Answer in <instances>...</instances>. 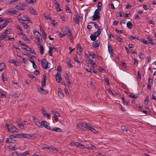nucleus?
I'll list each match as a JSON object with an SVG mask.
<instances>
[{
  "label": "nucleus",
  "mask_w": 156,
  "mask_h": 156,
  "mask_svg": "<svg viewBox=\"0 0 156 156\" xmlns=\"http://www.w3.org/2000/svg\"><path fill=\"white\" fill-rule=\"evenodd\" d=\"M18 138H24L27 139L34 140L35 138L33 134L28 133H18Z\"/></svg>",
  "instance_id": "f257e3e1"
},
{
  "label": "nucleus",
  "mask_w": 156,
  "mask_h": 156,
  "mask_svg": "<svg viewBox=\"0 0 156 156\" xmlns=\"http://www.w3.org/2000/svg\"><path fill=\"white\" fill-rule=\"evenodd\" d=\"M18 19L21 23H22L23 21H27L31 23H32V21L29 19L28 17L23 14H20Z\"/></svg>",
  "instance_id": "f03ea898"
},
{
  "label": "nucleus",
  "mask_w": 156,
  "mask_h": 156,
  "mask_svg": "<svg viewBox=\"0 0 156 156\" xmlns=\"http://www.w3.org/2000/svg\"><path fill=\"white\" fill-rule=\"evenodd\" d=\"M90 126H88L87 124L84 123H80L78 124L76 127L79 129L85 131L86 129H88V127Z\"/></svg>",
  "instance_id": "7ed1b4c3"
},
{
  "label": "nucleus",
  "mask_w": 156,
  "mask_h": 156,
  "mask_svg": "<svg viewBox=\"0 0 156 156\" xmlns=\"http://www.w3.org/2000/svg\"><path fill=\"white\" fill-rule=\"evenodd\" d=\"M33 32L34 35V37L37 40V44H39L40 43L41 34L37 30H33Z\"/></svg>",
  "instance_id": "20e7f679"
},
{
  "label": "nucleus",
  "mask_w": 156,
  "mask_h": 156,
  "mask_svg": "<svg viewBox=\"0 0 156 156\" xmlns=\"http://www.w3.org/2000/svg\"><path fill=\"white\" fill-rule=\"evenodd\" d=\"M6 126L8 131L10 133H13L15 132H17V129L16 127L13 125L11 124H6Z\"/></svg>",
  "instance_id": "39448f33"
},
{
  "label": "nucleus",
  "mask_w": 156,
  "mask_h": 156,
  "mask_svg": "<svg viewBox=\"0 0 156 156\" xmlns=\"http://www.w3.org/2000/svg\"><path fill=\"white\" fill-rule=\"evenodd\" d=\"M120 4V2L118 0L113 1L111 4V9H114L115 7L117 8L119 6Z\"/></svg>",
  "instance_id": "423d86ee"
},
{
  "label": "nucleus",
  "mask_w": 156,
  "mask_h": 156,
  "mask_svg": "<svg viewBox=\"0 0 156 156\" xmlns=\"http://www.w3.org/2000/svg\"><path fill=\"white\" fill-rule=\"evenodd\" d=\"M99 10L97 9L94 12L93 16H92L93 20H95L99 19L100 17V15Z\"/></svg>",
  "instance_id": "0eeeda50"
},
{
  "label": "nucleus",
  "mask_w": 156,
  "mask_h": 156,
  "mask_svg": "<svg viewBox=\"0 0 156 156\" xmlns=\"http://www.w3.org/2000/svg\"><path fill=\"white\" fill-rule=\"evenodd\" d=\"M48 62L45 58H43L41 61V65L42 67L45 69H47L49 68L48 66Z\"/></svg>",
  "instance_id": "6e6552de"
},
{
  "label": "nucleus",
  "mask_w": 156,
  "mask_h": 156,
  "mask_svg": "<svg viewBox=\"0 0 156 156\" xmlns=\"http://www.w3.org/2000/svg\"><path fill=\"white\" fill-rule=\"evenodd\" d=\"M82 146L87 149L94 150L95 149V147L92 145L89 142L85 143V144H83Z\"/></svg>",
  "instance_id": "1a4fd4ad"
},
{
  "label": "nucleus",
  "mask_w": 156,
  "mask_h": 156,
  "mask_svg": "<svg viewBox=\"0 0 156 156\" xmlns=\"http://www.w3.org/2000/svg\"><path fill=\"white\" fill-rule=\"evenodd\" d=\"M41 127L40 128H42V126H43L45 128L48 129H50V127L49 126V124L45 121H42L41 123Z\"/></svg>",
  "instance_id": "9d476101"
},
{
  "label": "nucleus",
  "mask_w": 156,
  "mask_h": 156,
  "mask_svg": "<svg viewBox=\"0 0 156 156\" xmlns=\"http://www.w3.org/2000/svg\"><path fill=\"white\" fill-rule=\"evenodd\" d=\"M10 33V32L8 30H6L0 36V39L1 40H3L6 37L7 35Z\"/></svg>",
  "instance_id": "9b49d317"
},
{
  "label": "nucleus",
  "mask_w": 156,
  "mask_h": 156,
  "mask_svg": "<svg viewBox=\"0 0 156 156\" xmlns=\"http://www.w3.org/2000/svg\"><path fill=\"white\" fill-rule=\"evenodd\" d=\"M64 35H67L69 36V38L70 39V40H72L73 38V35L70 30H66L65 31V33H64Z\"/></svg>",
  "instance_id": "f8f14e48"
},
{
  "label": "nucleus",
  "mask_w": 156,
  "mask_h": 156,
  "mask_svg": "<svg viewBox=\"0 0 156 156\" xmlns=\"http://www.w3.org/2000/svg\"><path fill=\"white\" fill-rule=\"evenodd\" d=\"M81 17L79 15H76L75 17L73 18V21L77 24H78L80 22Z\"/></svg>",
  "instance_id": "ddd939ff"
},
{
  "label": "nucleus",
  "mask_w": 156,
  "mask_h": 156,
  "mask_svg": "<svg viewBox=\"0 0 156 156\" xmlns=\"http://www.w3.org/2000/svg\"><path fill=\"white\" fill-rule=\"evenodd\" d=\"M33 120L36 125L38 126L39 128H40L41 125V124L40 121L35 117H33Z\"/></svg>",
  "instance_id": "4468645a"
},
{
  "label": "nucleus",
  "mask_w": 156,
  "mask_h": 156,
  "mask_svg": "<svg viewBox=\"0 0 156 156\" xmlns=\"http://www.w3.org/2000/svg\"><path fill=\"white\" fill-rule=\"evenodd\" d=\"M83 49L82 48L81 46L79 44H77V53L79 55H80L81 52L82 51Z\"/></svg>",
  "instance_id": "2eb2a0df"
},
{
  "label": "nucleus",
  "mask_w": 156,
  "mask_h": 156,
  "mask_svg": "<svg viewBox=\"0 0 156 156\" xmlns=\"http://www.w3.org/2000/svg\"><path fill=\"white\" fill-rule=\"evenodd\" d=\"M46 75L45 74H44L43 75V78L41 83V86L42 87H44V86H45V82L46 80Z\"/></svg>",
  "instance_id": "dca6fc26"
},
{
  "label": "nucleus",
  "mask_w": 156,
  "mask_h": 156,
  "mask_svg": "<svg viewBox=\"0 0 156 156\" xmlns=\"http://www.w3.org/2000/svg\"><path fill=\"white\" fill-rule=\"evenodd\" d=\"M41 112L45 117H47L48 119H49L50 114H48L46 112L45 109L42 108L41 109Z\"/></svg>",
  "instance_id": "f3484780"
},
{
  "label": "nucleus",
  "mask_w": 156,
  "mask_h": 156,
  "mask_svg": "<svg viewBox=\"0 0 156 156\" xmlns=\"http://www.w3.org/2000/svg\"><path fill=\"white\" fill-rule=\"evenodd\" d=\"M16 141V140L13 139L11 138V137L6 139L5 141V142L8 143H15Z\"/></svg>",
  "instance_id": "a211bd4d"
},
{
  "label": "nucleus",
  "mask_w": 156,
  "mask_h": 156,
  "mask_svg": "<svg viewBox=\"0 0 156 156\" xmlns=\"http://www.w3.org/2000/svg\"><path fill=\"white\" fill-rule=\"evenodd\" d=\"M37 45L38 47H39L40 49V53L41 55H42L44 53V49L43 47V45L41 43V42H40V44H37Z\"/></svg>",
  "instance_id": "6ab92c4d"
},
{
  "label": "nucleus",
  "mask_w": 156,
  "mask_h": 156,
  "mask_svg": "<svg viewBox=\"0 0 156 156\" xmlns=\"http://www.w3.org/2000/svg\"><path fill=\"white\" fill-rule=\"evenodd\" d=\"M15 8L17 9H18L20 10H24V7H23V5L22 4H19V5H16L15 6Z\"/></svg>",
  "instance_id": "aec40b11"
},
{
  "label": "nucleus",
  "mask_w": 156,
  "mask_h": 156,
  "mask_svg": "<svg viewBox=\"0 0 156 156\" xmlns=\"http://www.w3.org/2000/svg\"><path fill=\"white\" fill-rule=\"evenodd\" d=\"M41 147L42 149H47L49 150H54V149L51 147L47 146L46 144L43 145L41 146Z\"/></svg>",
  "instance_id": "412c9836"
},
{
  "label": "nucleus",
  "mask_w": 156,
  "mask_h": 156,
  "mask_svg": "<svg viewBox=\"0 0 156 156\" xmlns=\"http://www.w3.org/2000/svg\"><path fill=\"white\" fill-rule=\"evenodd\" d=\"M29 12L31 14L34 15H37V12L32 7L30 8L29 9Z\"/></svg>",
  "instance_id": "4be33fe9"
},
{
  "label": "nucleus",
  "mask_w": 156,
  "mask_h": 156,
  "mask_svg": "<svg viewBox=\"0 0 156 156\" xmlns=\"http://www.w3.org/2000/svg\"><path fill=\"white\" fill-rule=\"evenodd\" d=\"M88 129L90 130L95 134L98 133V132L95 129L90 126L88 127Z\"/></svg>",
  "instance_id": "5701e85b"
},
{
  "label": "nucleus",
  "mask_w": 156,
  "mask_h": 156,
  "mask_svg": "<svg viewBox=\"0 0 156 156\" xmlns=\"http://www.w3.org/2000/svg\"><path fill=\"white\" fill-rule=\"evenodd\" d=\"M5 68V66L4 63L0 64V72H2L3 69Z\"/></svg>",
  "instance_id": "b1692460"
},
{
  "label": "nucleus",
  "mask_w": 156,
  "mask_h": 156,
  "mask_svg": "<svg viewBox=\"0 0 156 156\" xmlns=\"http://www.w3.org/2000/svg\"><path fill=\"white\" fill-rule=\"evenodd\" d=\"M53 3L54 4L56 5L55 6V8L57 12L58 11V3L57 1L56 0H54Z\"/></svg>",
  "instance_id": "393cba45"
},
{
  "label": "nucleus",
  "mask_w": 156,
  "mask_h": 156,
  "mask_svg": "<svg viewBox=\"0 0 156 156\" xmlns=\"http://www.w3.org/2000/svg\"><path fill=\"white\" fill-rule=\"evenodd\" d=\"M58 66L57 68V72L55 76L56 81L58 83Z\"/></svg>",
  "instance_id": "a878e982"
},
{
  "label": "nucleus",
  "mask_w": 156,
  "mask_h": 156,
  "mask_svg": "<svg viewBox=\"0 0 156 156\" xmlns=\"http://www.w3.org/2000/svg\"><path fill=\"white\" fill-rule=\"evenodd\" d=\"M52 113L53 114L54 117L56 120H58V112L55 113V112L52 111Z\"/></svg>",
  "instance_id": "bb28decb"
},
{
  "label": "nucleus",
  "mask_w": 156,
  "mask_h": 156,
  "mask_svg": "<svg viewBox=\"0 0 156 156\" xmlns=\"http://www.w3.org/2000/svg\"><path fill=\"white\" fill-rule=\"evenodd\" d=\"M89 55L92 58H95L96 55L94 54V52L91 51L89 52Z\"/></svg>",
  "instance_id": "cd10ccee"
},
{
  "label": "nucleus",
  "mask_w": 156,
  "mask_h": 156,
  "mask_svg": "<svg viewBox=\"0 0 156 156\" xmlns=\"http://www.w3.org/2000/svg\"><path fill=\"white\" fill-rule=\"evenodd\" d=\"M126 25L130 29L132 28L133 26L132 24L130 21H128L127 22L126 24Z\"/></svg>",
  "instance_id": "c85d7f7f"
},
{
  "label": "nucleus",
  "mask_w": 156,
  "mask_h": 156,
  "mask_svg": "<svg viewBox=\"0 0 156 156\" xmlns=\"http://www.w3.org/2000/svg\"><path fill=\"white\" fill-rule=\"evenodd\" d=\"M92 46L93 47L96 48L98 47L99 44L97 42V41H96L95 42L92 43Z\"/></svg>",
  "instance_id": "c756f323"
},
{
  "label": "nucleus",
  "mask_w": 156,
  "mask_h": 156,
  "mask_svg": "<svg viewBox=\"0 0 156 156\" xmlns=\"http://www.w3.org/2000/svg\"><path fill=\"white\" fill-rule=\"evenodd\" d=\"M152 99L154 100H156V92L155 91H154L152 92Z\"/></svg>",
  "instance_id": "7c9ffc66"
},
{
  "label": "nucleus",
  "mask_w": 156,
  "mask_h": 156,
  "mask_svg": "<svg viewBox=\"0 0 156 156\" xmlns=\"http://www.w3.org/2000/svg\"><path fill=\"white\" fill-rule=\"evenodd\" d=\"M86 62L87 64H92L94 62L93 60L90 58L86 59Z\"/></svg>",
  "instance_id": "2f4dec72"
},
{
  "label": "nucleus",
  "mask_w": 156,
  "mask_h": 156,
  "mask_svg": "<svg viewBox=\"0 0 156 156\" xmlns=\"http://www.w3.org/2000/svg\"><path fill=\"white\" fill-rule=\"evenodd\" d=\"M18 0H12L10 1H8L6 3V5H9L10 4H12L14 3V2L17 1Z\"/></svg>",
  "instance_id": "473e14b6"
},
{
  "label": "nucleus",
  "mask_w": 156,
  "mask_h": 156,
  "mask_svg": "<svg viewBox=\"0 0 156 156\" xmlns=\"http://www.w3.org/2000/svg\"><path fill=\"white\" fill-rule=\"evenodd\" d=\"M153 80L152 79L151 77L149 76L148 78V81L147 83V85H151L152 84Z\"/></svg>",
  "instance_id": "72a5a7b5"
},
{
  "label": "nucleus",
  "mask_w": 156,
  "mask_h": 156,
  "mask_svg": "<svg viewBox=\"0 0 156 156\" xmlns=\"http://www.w3.org/2000/svg\"><path fill=\"white\" fill-rule=\"evenodd\" d=\"M101 30H98L97 32H95V33L94 34V35H95V36L96 37H97L99 35V34L101 33Z\"/></svg>",
  "instance_id": "f704fd0d"
},
{
  "label": "nucleus",
  "mask_w": 156,
  "mask_h": 156,
  "mask_svg": "<svg viewBox=\"0 0 156 156\" xmlns=\"http://www.w3.org/2000/svg\"><path fill=\"white\" fill-rule=\"evenodd\" d=\"M22 23V25L23 27V28L25 29H27L28 28V26L27 24V23L25 22L21 23Z\"/></svg>",
  "instance_id": "c9c22d12"
},
{
  "label": "nucleus",
  "mask_w": 156,
  "mask_h": 156,
  "mask_svg": "<svg viewBox=\"0 0 156 156\" xmlns=\"http://www.w3.org/2000/svg\"><path fill=\"white\" fill-rule=\"evenodd\" d=\"M7 25V23L5 22L3 23H2L0 26V29L4 28Z\"/></svg>",
  "instance_id": "e433bc0d"
},
{
  "label": "nucleus",
  "mask_w": 156,
  "mask_h": 156,
  "mask_svg": "<svg viewBox=\"0 0 156 156\" xmlns=\"http://www.w3.org/2000/svg\"><path fill=\"white\" fill-rule=\"evenodd\" d=\"M9 137H11V138L14 139L15 138H18L17 134H15L14 135H10L9 136Z\"/></svg>",
  "instance_id": "4c0bfd02"
},
{
  "label": "nucleus",
  "mask_w": 156,
  "mask_h": 156,
  "mask_svg": "<svg viewBox=\"0 0 156 156\" xmlns=\"http://www.w3.org/2000/svg\"><path fill=\"white\" fill-rule=\"evenodd\" d=\"M90 38L91 40L92 41H94L96 39V37L94 35H90Z\"/></svg>",
  "instance_id": "58836bf2"
},
{
  "label": "nucleus",
  "mask_w": 156,
  "mask_h": 156,
  "mask_svg": "<svg viewBox=\"0 0 156 156\" xmlns=\"http://www.w3.org/2000/svg\"><path fill=\"white\" fill-rule=\"evenodd\" d=\"M60 18L62 20V21L63 22H65L67 20L66 19L64 16L60 15Z\"/></svg>",
  "instance_id": "ea45409f"
},
{
  "label": "nucleus",
  "mask_w": 156,
  "mask_h": 156,
  "mask_svg": "<svg viewBox=\"0 0 156 156\" xmlns=\"http://www.w3.org/2000/svg\"><path fill=\"white\" fill-rule=\"evenodd\" d=\"M36 0H26V2L28 4H32L35 2Z\"/></svg>",
  "instance_id": "a19ab883"
},
{
  "label": "nucleus",
  "mask_w": 156,
  "mask_h": 156,
  "mask_svg": "<svg viewBox=\"0 0 156 156\" xmlns=\"http://www.w3.org/2000/svg\"><path fill=\"white\" fill-rule=\"evenodd\" d=\"M29 154L28 151H26L20 153V156H25Z\"/></svg>",
  "instance_id": "79ce46f5"
},
{
  "label": "nucleus",
  "mask_w": 156,
  "mask_h": 156,
  "mask_svg": "<svg viewBox=\"0 0 156 156\" xmlns=\"http://www.w3.org/2000/svg\"><path fill=\"white\" fill-rule=\"evenodd\" d=\"M66 10L67 12L68 13H71V11L69 7L67 6H66Z\"/></svg>",
  "instance_id": "37998d69"
},
{
  "label": "nucleus",
  "mask_w": 156,
  "mask_h": 156,
  "mask_svg": "<svg viewBox=\"0 0 156 156\" xmlns=\"http://www.w3.org/2000/svg\"><path fill=\"white\" fill-rule=\"evenodd\" d=\"M52 48L51 47H49V50L48 51V53L49 54V55L50 56H52Z\"/></svg>",
  "instance_id": "c03bdc74"
},
{
  "label": "nucleus",
  "mask_w": 156,
  "mask_h": 156,
  "mask_svg": "<svg viewBox=\"0 0 156 156\" xmlns=\"http://www.w3.org/2000/svg\"><path fill=\"white\" fill-rule=\"evenodd\" d=\"M102 6V3L101 2H100L98 3V9L99 10V11H100L101 10V7Z\"/></svg>",
  "instance_id": "a18cd8bd"
},
{
  "label": "nucleus",
  "mask_w": 156,
  "mask_h": 156,
  "mask_svg": "<svg viewBox=\"0 0 156 156\" xmlns=\"http://www.w3.org/2000/svg\"><path fill=\"white\" fill-rule=\"evenodd\" d=\"M93 22L90 23L87 26V28L88 29H90L92 28H93Z\"/></svg>",
  "instance_id": "49530a36"
},
{
  "label": "nucleus",
  "mask_w": 156,
  "mask_h": 156,
  "mask_svg": "<svg viewBox=\"0 0 156 156\" xmlns=\"http://www.w3.org/2000/svg\"><path fill=\"white\" fill-rule=\"evenodd\" d=\"M129 96L133 98H136L137 97V95H134L132 94H130Z\"/></svg>",
  "instance_id": "de8ad7c7"
},
{
  "label": "nucleus",
  "mask_w": 156,
  "mask_h": 156,
  "mask_svg": "<svg viewBox=\"0 0 156 156\" xmlns=\"http://www.w3.org/2000/svg\"><path fill=\"white\" fill-rule=\"evenodd\" d=\"M13 156H20V153L19 154L17 152H15L13 153L12 154Z\"/></svg>",
  "instance_id": "09e8293b"
},
{
  "label": "nucleus",
  "mask_w": 156,
  "mask_h": 156,
  "mask_svg": "<svg viewBox=\"0 0 156 156\" xmlns=\"http://www.w3.org/2000/svg\"><path fill=\"white\" fill-rule=\"evenodd\" d=\"M149 100V97L148 96H147L145 99L144 101V104L146 105H147L148 104V101Z\"/></svg>",
  "instance_id": "8fccbe9b"
},
{
  "label": "nucleus",
  "mask_w": 156,
  "mask_h": 156,
  "mask_svg": "<svg viewBox=\"0 0 156 156\" xmlns=\"http://www.w3.org/2000/svg\"><path fill=\"white\" fill-rule=\"evenodd\" d=\"M141 42L144 44H148L147 41L144 39H142L141 40Z\"/></svg>",
  "instance_id": "3c124183"
},
{
  "label": "nucleus",
  "mask_w": 156,
  "mask_h": 156,
  "mask_svg": "<svg viewBox=\"0 0 156 156\" xmlns=\"http://www.w3.org/2000/svg\"><path fill=\"white\" fill-rule=\"evenodd\" d=\"M138 55L139 57L141 59H143L144 58V56L143 54H142L141 53H138Z\"/></svg>",
  "instance_id": "603ef678"
},
{
  "label": "nucleus",
  "mask_w": 156,
  "mask_h": 156,
  "mask_svg": "<svg viewBox=\"0 0 156 156\" xmlns=\"http://www.w3.org/2000/svg\"><path fill=\"white\" fill-rule=\"evenodd\" d=\"M75 146L77 147L82 146V144H81L79 142H75Z\"/></svg>",
  "instance_id": "864d4df0"
},
{
  "label": "nucleus",
  "mask_w": 156,
  "mask_h": 156,
  "mask_svg": "<svg viewBox=\"0 0 156 156\" xmlns=\"http://www.w3.org/2000/svg\"><path fill=\"white\" fill-rule=\"evenodd\" d=\"M121 128L122 130L123 131H127V129L124 126H121Z\"/></svg>",
  "instance_id": "5fc2aeb1"
},
{
  "label": "nucleus",
  "mask_w": 156,
  "mask_h": 156,
  "mask_svg": "<svg viewBox=\"0 0 156 156\" xmlns=\"http://www.w3.org/2000/svg\"><path fill=\"white\" fill-rule=\"evenodd\" d=\"M93 27H94L95 28H97V29H100L99 27H98V25L96 23H95L94 22H93Z\"/></svg>",
  "instance_id": "6e6d98bb"
},
{
  "label": "nucleus",
  "mask_w": 156,
  "mask_h": 156,
  "mask_svg": "<svg viewBox=\"0 0 156 156\" xmlns=\"http://www.w3.org/2000/svg\"><path fill=\"white\" fill-rule=\"evenodd\" d=\"M44 17L45 18H46L47 20H48V19H50V20H51V17L49 16L48 15V14H46V15H44Z\"/></svg>",
  "instance_id": "4d7b16f0"
},
{
  "label": "nucleus",
  "mask_w": 156,
  "mask_h": 156,
  "mask_svg": "<svg viewBox=\"0 0 156 156\" xmlns=\"http://www.w3.org/2000/svg\"><path fill=\"white\" fill-rule=\"evenodd\" d=\"M23 38L25 41H29V39L28 37H27L25 34L23 35Z\"/></svg>",
  "instance_id": "13d9d810"
},
{
  "label": "nucleus",
  "mask_w": 156,
  "mask_h": 156,
  "mask_svg": "<svg viewBox=\"0 0 156 156\" xmlns=\"http://www.w3.org/2000/svg\"><path fill=\"white\" fill-rule=\"evenodd\" d=\"M10 149L12 150H16L18 149V148H17L16 147H15V146H11V148H10Z\"/></svg>",
  "instance_id": "bf43d9fd"
},
{
  "label": "nucleus",
  "mask_w": 156,
  "mask_h": 156,
  "mask_svg": "<svg viewBox=\"0 0 156 156\" xmlns=\"http://www.w3.org/2000/svg\"><path fill=\"white\" fill-rule=\"evenodd\" d=\"M115 31L117 33L119 34L123 33V30H115Z\"/></svg>",
  "instance_id": "052dcab7"
},
{
  "label": "nucleus",
  "mask_w": 156,
  "mask_h": 156,
  "mask_svg": "<svg viewBox=\"0 0 156 156\" xmlns=\"http://www.w3.org/2000/svg\"><path fill=\"white\" fill-rule=\"evenodd\" d=\"M119 107L122 111L124 112L125 111V109L123 107V106L122 105H120Z\"/></svg>",
  "instance_id": "680f3d73"
},
{
  "label": "nucleus",
  "mask_w": 156,
  "mask_h": 156,
  "mask_svg": "<svg viewBox=\"0 0 156 156\" xmlns=\"http://www.w3.org/2000/svg\"><path fill=\"white\" fill-rule=\"evenodd\" d=\"M143 113H145L146 114H147L148 115H150V113L149 112H148V111L147 110H143L142 111Z\"/></svg>",
  "instance_id": "e2e57ef3"
},
{
  "label": "nucleus",
  "mask_w": 156,
  "mask_h": 156,
  "mask_svg": "<svg viewBox=\"0 0 156 156\" xmlns=\"http://www.w3.org/2000/svg\"><path fill=\"white\" fill-rule=\"evenodd\" d=\"M25 50L27 51H32V48L29 47L28 46L27 47V48H25Z\"/></svg>",
  "instance_id": "0e129e2a"
},
{
  "label": "nucleus",
  "mask_w": 156,
  "mask_h": 156,
  "mask_svg": "<svg viewBox=\"0 0 156 156\" xmlns=\"http://www.w3.org/2000/svg\"><path fill=\"white\" fill-rule=\"evenodd\" d=\"M105 81L106 82L107 85H108L109 84V81L107 78H105Z\"/></svg>",
  "instance_id": "69168bd1"
},
{
  "label": "nucleus",
  "mask_w": 156,
  "mask_h": 156,
  "mask_svg": "<svg viewBox=\"0 0 156 156\" xmlns=\"http://www.w3.org/2000/svg\"><path fill=\"white\" fill-rule=\"evenodd\" d=\"M28 60L24 58H22V62L24 63H26L28 62Z\"/></svg>",
  "instance_id": "338daca9"
},
{
  "label": "nucleus",
  "mask_w": 156,
  "mask_h": 156,
  "mask_svg": "<svg viewBox=\"0 0 156 156\" xmlns=\"http://www.w3.org/2000/svg\"><path fill=\"white\" fill-rule=\"evenodd\" d=\"M60 96L61 98H62L63 97V94L61 91L59 90V96Z\"/></svg>",
  "instance_id": "774afa93"
}]
</instances>
